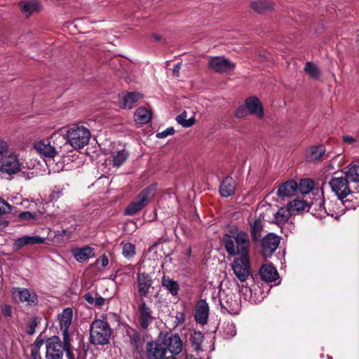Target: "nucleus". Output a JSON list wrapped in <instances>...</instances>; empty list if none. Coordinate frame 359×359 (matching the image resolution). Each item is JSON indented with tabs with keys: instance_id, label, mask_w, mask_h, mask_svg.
I'll use <instances>...</instances> for the list:
<instances>
[{
	"instance_id": "nucleus-37",
	"label": "nucleus",
	"mask_w": 359,
	"mask_h": 359,
	"mask_svg": "<svg viewBox=\"0 0 359 359\" xmlns=\"http://www.w3.org/2000/svg\"><path fill=\"white\" fill-rule=\"evenodd\" d=\"M203 334L201 332L194 331L190 337V341L191 346L196 351L202 350L201 344L203 341Z\"/></svg>"
},
{
	"instance_id": "nucleus-48",
	"label": "nucleus",
	"mask_w": 359,
	"mask_h": 359,
	"mask_svg": "<svg viewBox=\"0 0 359 359\" xmlns=\"http://www.w3.org/2000/svg\"><path fill=\"white\" fill-rule=\"evenodd\" d=\"M249 114V112L245 105L240 106L235 112V116L237 118H243Z\"/></svg>"
},
{
	"instance_id": "nucleus-58",
	"label": "nucleus",
	"mask_w": 359,
	"mask_h": 359,
	"mask_svg": "<svg viewBox=\"0 0 359 359\" xmlns=\"http://www.w3.org/2000/svg\"><path fill=\"white\" fill-rule=\"evenodd\" d=\"M65 352L66 353V355L67 357V359H75L74 355L73 352L71 351V344L65 348Z\"/></svg>"
},
{
	"instance_id": "nucleus-30",
	"label": "nucleus",
	"mask_w": 359,
	"mask_h": 359,
	"mask_svg": "<svg viewBox=\"0 0 359 359\" xmlns=\"http://www.w3.org/2000/svg\"><path fill=\"white\" fill-rule=\"evenodd\" d=\"M72 254L76 261L82 262L94 256V250L90 247L86 246L74 250Z\"/></svg>"
},
{
	"instance_id": "nucleus-27",
	"label": "nucleus",
	"mask_w": 359,
	"mask_h": 359,
	"mask_svg": "<svg viewBox=\"0 0 359 359\" xmlns=\"http://www.w3.org/2000/svg\"><path fill=\"white\" fill-rule=\"evenodd\" d=\"M45 238L39 236H25L18 238L14 243V246L17 249H20L28 245L43 243Z\"/></svg>"
},
{
	"instance_id": "nucleus-2",
	"label": "nucleus",
	"mask_w": 359,
	"mask_h": 359,
	"mask_svg": "<svg viewBox=\"0 0 359 359\" xmlns=\"http://www.w3.org/2000/svg\"><path fill=\"white\" fill-rule=\"evenodd\" d=\"M67 140L61 135H57L56 141L62 142L63 147L72 146L78 149L84 147L89 142L90 133L83 126H74L70 128L66 134Z\"/></svg>"
},
{
	"instance_id": "nucleus-19",
	"label": "nucleus",
	"mask_w": 359,
	"mask_h": 359,
	"mask_svg": "<svg viewBox=\"0 0 359 359\" xmlns=\"http://www.w3.org/2000/svg\"><path fill=\"white\" fill-rule=\"evenodd\" d=\"M72 317L73 310L69 307L65 309L59 316L60 326L62 331V338H69L68 330L72 323Z\"/></svg>"
},
{
	"instance_id": "nucleus-43",
	"label": "nucleus",
	"mask_w": 359,
	"mask_h": 359,
	"mask_svg": "<svg viewBox=\"0 0 359 359\" xmlns=\"http://www.w3.org/2000/svg\"><path fill=\"white\" fill-rule=\"evenodd\" d=\"M224 337L231 339L236 334V325L233 323H227L224 327Z\"/></svg>"
},
{
	"instance_id": "nucleus-13",
	"label": "nucleus",
	"mask_w": 359,
	"mask_h": 359,
	"mask_svg": "<svg viewBox=\"0 0 359 359\" xmlns=\"http://www.w3.org/2000/svg\"><path fill=\"white\" fill-rule=\"evenodd\" d=\"M146 350L148 359H165L166 358V347L161 340L148 342Z\"/></svg>"
},
{
	"instance_id": "nucleus-10",
	"label": "nucleus",
	"mask_w": 359,
	"mask_h": 359,
	"mask_svg": "<svg viewBox=\"0 0 359 359\" xmlns=\"http://www.w3.org/2000/svg\"><path fill=\"white\" fill-rule=\"evenodd\" d=\"M231 268L236 278L240 281L245 282L250 273L249 256L235 258L231 264Z\"/></svg>"
},
{
	"instance_id": "nucleus-15",
	"label": "nucleus",
	"mask_w": 359,
	"mask_h": 359,
	"mask_svg": "<svg viewBox=\"0 0 359 359\" xmlns=\"http://www.w3.org/2000/svg\"><path fill=\"white\" fill-rule=\"evenodd\" d=\"M280 243L278 236L273 233L267 234L262 241V252L264 257H270Z\"/></svg>"
},
{
	"instance_id": "nucleus-29",
	"label": "nucleus",
	"mask_w": 359,
	"mask_h": 359,
	"mask_svg": "<svg viewBox=\"0 0 359 359\" xmlns=\"http://www.w3.org/2000/svg\"><path fill=\"white\" fill-rule=\"evenodd\" d=\"M236 182L231 177H225L219 186V193L223 197H229L234 194Z\"/></svg>"
},
{
	"instance_id": "nucleus-24",
	"label": "nucleus",
	"mask_w": 359,
	"mask_h": 359,
	"mask_svg": "<svg viewBox=\"0 0 359 359\" xmlns=\"http://www.w3.org/2000/svg\"><path fill=\"white\" fill-rule=\"evenodd\" d=\"M249 224L250 226V232L254 241H257L261 236L260 233L262 231L264 225V217L259 215L258 217H249Z\"/></svg>"
},
{
	"instance_id": "nucleus-45",
	"label": "nucleus",
	"mask_w": 359,
	"mask_h": 359,
	"mask_svg": "<svg viewBox=\"0 0 359 359\" xmlns=\"http://www.w3.org/2000/svg\"><path fill=\"white\" fill-rule=\"evenodd\" d=\"M12 210V206L0 198V216L8 214Z\"/></svg>"
},
{
	"instance_id": "nucleus-3",
	"label": "nucleus",
	"mask_w": 359,
	"mask_h": 359,
	"mask_svg": "<svg viewBox=\"0 0 359 359\" xmlns=\"http://www.w3.org/2000/svg\"><path fill=\"white\" fill-rule=\"evenodd\" d=\"M111 335V329L107 322L97 319L90 325V341L95 345L109 344Z\"/></svg>"
},
{
	"instance_id": "nucleus-31",
	"label": "nucleus",
	"mask_w": 359,
	"mask_h": 359,
	"mask_svg": "<svg viewBox=\"0 0 359 359\" xmlns=\"http://www.w3.org/2000/svg\"><path fill=\"white\" fill-rule=\"evenodd\" d=\"M291 215L292 213L287 206L281 207L274 215L273 221L278 226L283 225L287 222Z\"/></svg>"
},
{
	"instance_id": "nucleus-36",
	"label": "nucleus",
	"mask_w": 359,
	"mask_h": 359,
	"mask_svg": "<svg viewBox=\"0 0 359 359\" xmlns=\"http://www.w3.org/2000/svg\"><path fill=\"white\" fill-rule=\"evenodd\" d=\"M151 118V112L144 107H140L135 112V120L140 124L147 123Z\"/></svg>"
},
{
	"instance_id": "nucleus-35",
	"label": "nucleus",
	"mask_w": 359,
	"mask_h": 359,
	"mask_svg": "<svg viewBox=\"0 0 359 359\" xmlns=\"http://www.w3.org/2000/svg\"><path fill=\"white\" fill-rule=\"evenodd\" d=\"M131 344L135 347L136 351L140 353L142 350L144 339L141 334L135 330H133L129 334Z\"/></svg>"
},
{
	"instance_id": "nucleus-54",
	"label": "nucleus",
	"mask_w": 359,
	"mask_h": 359,
	"mask_svg": "<svg viewBox=\"0 0 359 359\" xmlns=\"http://www.w3.org/2000/svg\"><path fill=\"white\" fill-rule=\"evenodd\" d=\"M185 320V316L184 313L182 312H177L175 316V323L176 325L183 324Z\"/></svg>"
},
{
	"instance_id": "nucleus-7",
	"label": "nucleus",
	"mask_w": 359,
	"mask_h": 359,
	"mask_svg": "<svg viewBox=\"0 0 359 359\" xmlns=\"http://www.w3.org/2000/svg\"><path fill=\"white\" fill-rule=\"evenodd\" d=\"M57 137L52 136L53 142L51 140H47L36 142L34 145L36 152L44 158L51 159L54 158L63 147V145H61L62 142L56 141Z\"/></svg>"
},
{
	"instance_id": "nucleus-53",
	"label": "nucleus",
	"mask_w": 359,
	"mask_h": 359,
	"mask_svg": "<svg viewBox=\"0 0 359 359\" xmlns=\"http://www.w3.org/2000/svg\"><path fill=\"white\" fill-rule=\"evenodd\" d=\"M1 313L6 317H11L12 316V308L8 304H5L1 307Z\"/></svg>"
},
{
	"instance_id": "nucleus-41",
	"label": "nucleus",
	"mask_w": 359,
	"mask_h": 359,
	"mask_svg": "<svg viewBox=\"0 0 359 359\" xmlns=\"http://www.w3.org/2000/svg\"><path fill=\"white\" fill-rule=\"evenodd\" d=\"M122 254L127 258L130 259L135 255V246L131 243H121Z\"/></svg>"
},
{
	"instance_id": "nucleus-47",
	"label": "nucleus",
	"mask_w": 359,
	"mask_h": 359,
	"mask_svg": "<svg viewBox=\"0 0 359 359\" xmlns=\"http://www.w3.org/2000/svg\"><path fill=\"white\" fill-rule=\"evenodd\" d=\"M63 189L55 187L50 194V198L52 201H57L64 194Z\"/></svg>"
},
{
	"instance_id": "nucleus-32",
	"label": "nucleus",
	"mask_w": 359,
	"mask_h": 359,
	"mask_svg": "<svg viewBox=\"0 0 359 359\" xmlns=\"http://www.w3.org/2000/svg\"><path fill=\"white\" fill-rule=\"evenodd\" d=\"M325 149L323 145L312 146L306 151V158L309 161H318L324 155Z\"/></svg>"
},
{
	"instance_id": "nucleus-26",
	"label": "nucleus",
	"mask_w": 359,
	"mask_h": 359,
	"mask_svg": "<svg viewBox=\"0 0 359 359\" xmlns=\"http://www.w3.org/2000/svg\"><path fill=\"white\" fill-rule=\"evenodd\" d=\"M250 7L258 13H263L273 10L275 4L269 0H252Z\"/></svg>"
},
{
	"instance_id": "nucleus-8",
	"label": "nucleus",
	"mask_w": 359,
	"mask_h": 359,
	"mask_svg": "<svg viewBox=\"0 0 359 359\" xmlns=\"http://www.w3.org/2000/svg\"><path fill=\"white\" fill-rule=\"evenodd\" d=\"M348 180L346 175L339 176L338 173L336 172L329 182L332 191L340 201H342L351 193Z\"/></svg>"
},
{
	"instance_id": "nucleus-11",
	"label": "nucleus",
	"mask_w": 359,
	"mask_h": 359,
	"mask_svg": "<svg viewBox=\"0 0 359 359\" xmlns=\"http://www.w3.org/2000/svg\"><path fill=\"white\" fill-rule=\"evenodd\" d=\"M208 65L214 72L219 74L230 72L235 68V64L233 62L221 56L210 57Z\"/></svg>"
},
{
	"instance_id": "nucleus-12",
	"label": "nucleus",
	"mask_w": 359,
	"mask_h": 359,
	"mask_svg": "<svg viewBox=\"0 0 359 359\" xmlns=\"http://www.w3.org/2000/svg\"><path fill=\"white\" fill-rule=\"evenodd\" d=\"M12 294L14 299H18L20 302L26 303L28 306H35L38 304V297L32 290L22 287H13Z\"/></svg>"
},
{
	"instance_id": "nucleus-55",
	"label": "nucleus",
	"mask_w": 359,
	"mask_h": 359,
	"mask_svg": "<svg viewBox=\"0 0 359 359\" xmlns=\"http://www.w3.org/2000/svg\"><path fill=\"white\" fill-rule=\"evenodd\" d=\"M106 299L101 296H97L95 298V302L93 306L101 307L105 304Z\"/></svg>"
},
{
	"instance_id": "nucleus-14",
	"label": "nucleus",
	"mask_w": 359,
	"mask_h": 359,
	"mask_svg": "<svg viewBox=\"0 0 359 359\" xmlns=\"http://www.w3.org/2000/svg\"><path fill=\"white\" fill-rule=\"evenodd\" d=\"M162 341L166 347V351L168 350L173 356L180 355L183 351L184 344L177 333L172 334Z\"/></svg>"
},
{
	"instance_id": "nucleus-38",
	"label": "nucleus",
	"mask_w": 359,
	"mask_h": 359,
	"mask_svg": "<svg viewBox=\"0 0 359 359\" xmlns=\"http://www.w3.org/2000/svg\"><path fill=\"white\" fill-rule=\"evenodd\" d=\"M343 174L346 175L351 182H359V164L349 165Z\"/></svg>"
},
{
	"instance_id": "nucleus-59",
	"label": "nucleus",
	"mask_w": 359,
	"mask_h": 359,
	"mask_svg": "<svg viewBox=\"0 0 359 359\" xmlns=\"http://www.w3.org/2000/svg\"><path fill=\"white\" fill-rule=\"evenodd\" d=\"M343 140L347 144H352L355 142V139L351 135H344Z\"/></svg>"
},
{
	"instance_id": "nucleus-20",
	"label": "nucleus",
	"mask_w": 359,
	"mask_h": 359,
	"mask_svg": "<svg viewBox=\"0 0 359 359\" xmlns=\"http://www.w3.org/2000/svg\"><path fill=\"white\" fill-rule=\"evenodd\" d=\"M22 13L27 18L41 10V4L39 0H22L19 3Z\"/></svg>"
},
{
	"instance_id": "nucleus-64",
	"label": "nucleus",
	"mask_w": 359,
	"mask_h": 359,
	"mask_svg": "<svg viewBox=\"0 0 359 359\" xmlns=\"http://www.w3.org/2000/svg\"><path fill=\"white\" fill-rule=\"evenodd\" d=\"M330 205V207L331 208H334V210H335V205H334V204H333L332 201H331V204H330V205ZM334 211L336 212V210H334Z\"/></svg>"
},
{
	"instance_id": "nucleus-22",
	"label": "nucleus",
	"mask_w": 359,
	"mask_h": 359,
	"mask_svg": "<svg viewBox=\"0 0 359 359\" xmlns=\"http://www.w3.org/2000/svg\"><path fill=\"white\" fill-rule=\"evenodd\" d=\"M298 188V184L294 180H288L279 186L277 195L281 198L292 197L295 195Z\"/></svg>"
},
{
	"instance_id": "nucleus-46",
	"label": "nucleus",
	"mask_w": 359,
	"mask_h": 359,
	"mask_svg": "<svg viewBox=\"0 0 359 359\" xmlns=\"http://www.w3.org/2000/svg\"><path fill=\"white\" fill-rule=\"evenodd\" d=\"M8 143L6 140L0 138V160L8 154Z\"/></svg>"
},
{
	"instance_id": "nucleus-49",
	"label": "nucleus",
	"mask_w": 359,
	"mask_h": 359,
	"mask_svg": "<svg viewBox=\"0 0 359 359\" xmlns=\"http://www.w3.org/2000/svg\"><path fill=\"white\" fill-rule=\"evenodd\" d=\"M37 321H36V318H32L31 319L29 323H28V330H27V334H34L35 332V329H36V327L37 326Z\"/></svg>"
},
{
	"instance_id": "nucleus-28",
	"label": "nucleus",
	"mask_w": 359,
	"mask_h": 359,
	"mask_svg": "<svg viewBox=\"0 0 359 359\" xmlns=\"http://www.w3.org/2000/svg\"><path fill=\"white\" fill-rule=\"evenodd\" d=\"M259 274L266 282H273L278 278L276 269L270 264L263 265L259 270Z\"/></svg>"
},
{
	"instance_id": "nucleus-16",
	"label": "nucleus",
	"mask_w": 359,
	"mask_h": 359,
	"mask_svg": "<svg viewBox=\"0 0 359 359\" xmlns=\"http://www.w3.org/2000/svg\"><path fill=\"white\" fill-rule=\"evenodd\" d=\"M137 282L138 292L140 297H146L153 284L151 276L146 272H138L137 273Z\"/></svg>"
},
{
	"instance_id": "nucleus-39",
	"label": "nucleus",
	"mask_w": 359,
	"mask_h": 359,
	"mask_svg": "<svg viewBox=\"0 0 359 359\" xmlns=\"http://www.w3.org/2000/svg\"><path fill=\"white\" fill-rule=\"evenodd\" d=\"M308 207V204L301 200H294L287 204V208L291 212L292 215H295L302 210H304Z\"/></svg>"
},
{
	"instance_id": "nucleus-23",
	"label": "nucleus",
	"mask_w": 359,
	"mask_h": 359,
	"mask_svg": "<svg viewBox=\"0 0 359 359\" xmlns=\"http://www.w3.org/2000/svg\"><path fill=\"white\" fill-rule=\"evenodd\" d=\"M234 295L227 294L224 297H221L220 304L223 309H226L231 314H237L240 309V304Z\"/></svg>"
},
{
	"instance_id": "nucleus-51",
	"label": "nucleus",
	"mask_w": 359,
	"mask_h": 359,
	"mask_svg": "<svg viewBox=\"0 0 359 359\" xmlns=\"http://www.w3.org/2000/svg\"><path fill=\"white\" fill-rule=\"evenodd\" d=\"M174 133H175L174 128L170 127V128H166L165 130H163V131H162L161 133H158L156 134V137L158 138H165V137H166L168 135H173Z\"/></svg>"
},
{
	"instance_id": "nucleus-34",
	"label": "nucleus",
	"mask_w": 359,
	"mask_h": 359,
	"mask_svg": "<svg viewBox=\"0 0 359 359\" xmlns=\"http://www.w3.org/2000/svg\"><path fill=\"white\" fill-rule=\"evenodd\" d=\"M128 156V153L125 149L112 151L111 154L112 165L114 167H120L124 163Z\"/></svg>"
},
{
	"instance_id": "nucleus-1",
	"label": "nucleus",
	"mask_w": 359,
	"mask_h": 359,
	"mask_svg": "<svg viewBox=\"0 0 359 359\" xmlns=\"http://www.w3.org/2000/svg\"><path fill=\"white\" fill-rule=\"evenodd\" d=\"M223 243L226 252L231 255L249 256L250 239L243 231H236L235 236L225 234Z\"/></svg>"
},
{
	"instance_id": "nucleus-44",
	"label": "nucleus",
	"mask_w": 359,
	"mask_h": 359,
	"mask_svg": "<svg viewBox=\"0 0 359 359\" xmlns=\"http://www.w3.org/2000/svg\"><path fill=\"white\" fill-rule=\"evenodd\" d=\"M313 187V182L311 180H302L299 184V189L302 194L309 193Z\"/></svg>"
},
{
	"instance_id": "nucleus-50",
	"label": "nucleus",
	"mask_w": 359,
	"mask_h": 359,
	"mask_svg": "<svg viewBox=\"0 0 359 359\" xmlns=\"http://www.w3.org/2000/svg\"><path fill=\"white\" fill-rule=\"evenodd\" d=\"M19 218L22 221H31L35 219V215L30 212H22L20 213Z\"/></svg>"
},
{
	"instance_id": "nucleus-25",
	"label": "nucleus",
	"mask_w": 359,
	"mask_h": 359,
	"mask_svg": "<svg viewBox=\"0 0 359 359\" xmlns=\"http://www.w3.org/2000/svg\"><path fill=\"white\" fill-rule=\"evenodd\" d=\"M142 98V95L136 92L123 93L120 97L121 107L123 109H131L135 104Z\"/></svg>"
},
{
	"instance_id": "nucleus-21",
	"label": "nucleus",
	"mask_w": 359,
	"mask_h": 359,
	"mask_svg": "<svg viewBox=\"0 0 359 359\" xmlns=\"http://www.w3.org/2000/svg\"><path fill=\"white\" fill-rule=\"evenodd\" d=\"M245 104L249 114L255 115L260 119L264 117L262 103L257 97L252 96L247 98Z\"/></svg>"
},
{
	"instance_id": "nucleus-60",
	"label": "nucleus",
	"mask_w": 359,
	"mask_h": 359,
	"mask_svg": "<svg viewBox=\"0 0 359 359\" xmlns=\"http://www.w3.org/2000/svg\"><path fill=\"white\" fill-rule=\"evenodd\" d=\"M152 38L155 40V41H159L161 39V36L157 34H152Z\"/></svg>"
},
{
	"instance_id": "nucleus-62",
	"label": "nucleus",
	"mask_w": 359,
	"mask_h": 359,
	"mask_svg": "<svg viewBox=\"0 0 359 359\" xmlns=\"http://www.w3.org/2000/svg\"><path fill=\"white\" fill-rule=\"evenodd\" d=\"M191 248H188L187 251V256L189 257L191 255Z\"/></svg>"
},
{
	"instance_id": "nucleus-18",
	"label": "nucleus",
	"mask_w": 359,
	"mask_h": 359,
	"mask_svg": "<svg viewBox=\"0 0 359 359\" xmlns=\"http://www.w3.org/2000/svg\"><path fill=\"white\" fill-rule=\"evenodd\" d=\"M209 316L208 304L204 299H200L196 306L194 319L197 323L204 325L208 323Z\"/></svg>"
},
{
	"instance_id": "nucleus-57",
	"label": "nucleus",
	"mask_w": 359,
	"mask_h": 359,
	"mask_svg": "<svg viewBox=\"0 0 359 359\" xmlns=\"http://www.w3.org/2000/svg\"><path fill=\"white\" fill-rule=\"evenodd\" d=\"M180 67H181V63L180 62H178L177 63L173 69H172V74L176 76V77H179L180 76Z\"/></svg>"
},
{
	"instance_id": "nucleus-17",
	"label": "nucleus",
	"mask_w": 359,
	"mask_h": 359,
	"mask_svg": "<svg viewBox=\"0 0 359 359\" xmlns=\"http://www.w3.org/2000/svg\"><path fill=\"white\" fill-rule=\"evenodd\" d=\"M138 312L140 325L142 329L146 330L152 323L154 317L151 309L146 304L144 300H142L138 306Z\"/></svg>"
},
{
	"instance_id": "nucleus-9",
	"label": "nucleus",
	"mask_w": 359,
	"mask_h": 359,
	"mask_svg": "<svg viewBox=\"0 0 359 359\" xmlns=\"http://www.w3.org/2000/svg\"><path fill=\"white\" fill-rule=\"evenodd\" d=\"M331 201H325L321 195L316 198L309 206V211L316 217H325L326 215H333L335 213L334 208H331L329 205Z\"/></svg>"
},
{
	"instance_id": "nucleus-5",
	"label": "nucleus",
	"mask_w": 359,
	"mask_h": 359,
	"mask_svg": "<svg viewBox=\"0 0 359 359\" xmlns=\"http://www.w3.org/2000/svg\"><path fill=\"white\" fill-rule=\"evenodd\" d=\"M25 168V163L22 158L15 152L6 154L0 160V172L7 175H15Z\"/></svg>"
},
{
	"instance_id": "nucleus-63",
	"label": "nucleus",
	"mask_w": 359,
	"mask_h": 359,
	"mask_svg": "<svg viewBox=\"0 0 359 359\" xmlns=\"http://www.w3.org/2000/svg\"><path fill=\"white\" fill-rule=\"evenodd\" d=\"M42 344H43V342L41 341H38V340L36 341V345L38 347H39Z\"/></svg>"
},
{
	"instance_id": "nucleus-42",
	"label": "nucleus",
	"mask_w": 359,
	"mask_h": 359,
	"mask_svg": "<svg viewBox=\"0 0 359 359\" xmlns=\"http://www.w3.org/2000/svg\"><path fill=\"white\" fill-rule=\"evenodd\" d=\"M304 71L309 74L310 76L314 79L318 78L320 75L318 67L313 63L307 62L304 66Z\"/></svg>"
},
{
	"instance_id": "nucleus-52",
	"label": "nucleus",
	"mask_w": 359,
	"mask_h": 359,
	"mask_svg": "<svg viewBox=\"0 0 359 359\" xmlns=\"http://www.w3.org/2000/svg\"><path fill=\"white\" fill-rule=\"evenodd\" d=\"M97 294H93V293L91 292H88V293H86L84 295H83V299L91 306L93 305L94 302H95V298L97 297Z\"/></svg>"
},
{
	"instance_id": "nucleus-56",
	"label": "nucleus",
	"mask_w": 359,
	"mask_h": 359,
	"mask_svg": "<svg viewBox=\"0 0 359 359\" xmlns=\"http://www.w3.org/2000/svg\"><path fill=\"white\" fill-rule=\"evenodd\" d=\"M97 262H100L102 267H105L108 265V258L105 255H102L100 259L97 260Z\"/></svg>"
},
{
	"instance_id": "nucleus-6",
	"label": "nucleus",
	"mask_w": 359,
	"mask_h": 359,
	"mask_svg": "<svg viewBox=\"0 0 359 359\" xmlns=\"http://www.w3.org/2000/svg\"><path fill=\"white\" fill-rule=\"evenodd\" d=\"M63 339L62 342L58 336H53L46 341V358L62 359L65 348L70 345V339Z\"/></svg>"
},
{
	"instance_id": "nucleus-4",
	"label": "nucleus",
	"mask_w": 359,
	"mask_h": 359,
	"mask_svg": "<svg viewBox=\"0 0 359 359\" xmlns=\"http://www.w3.org/2000/svg\"><path fill=\"white\" fill-rule=\"evenodd\" d=\"M156 191L155 184H151L142 190L136 198L126 207V215H133L145 207L154 198Z\"/></svg>"
},
{
	"instance_id": "nucleus-61",
	"label": "nucleus",
	"mask_w": 359,
	"mask_h": 359,
	"mask_svg": "<svg viewBox=\"0 0 359 359\" xmlns=\"http://www.w3.org/2000/svg\"><path fill=\"white\" fill-rule=\"evenodd\" d=\"M186 359H198V358H195L192 355H187V357H186Z\"/></svg>"
},
{
	"instance_id": "nucleus-40",
	"label": "nucleus",
	"mask_w": 359,
	"mask_h": 359,
	"mask_svg": "<svg viewBox=\"0 0 359 359\" xmlns=\"http://www.w3.org/2000/svg\"><path fill=\"white\" fill-rule=\"evenodd\" d=\"M176 121L179 124L185 128L192 126L196 121L194 116L187 118V113L186 111H184L180 115H178L176 117Z\"/></svg>"
},
{
	"instance_id": "nucleus-33",
	"label": "nucleus",
	"mask_w": 359,
	"mask_h": 359,
	"mask_svg": "<svg viewBox=\"0 0 359 359\" xmlns=\"http://www.w3.org/2000/svg\"><path fill=\"white\" fill-rule=\"evenodd\" d=\"M162 286L168 290L172 296H177L180 289L177 281L170 279L166 276H163L161 278Z\"/></svg>"
}]
</instances>
